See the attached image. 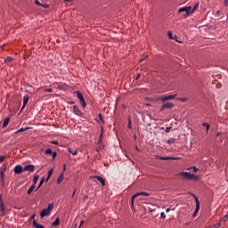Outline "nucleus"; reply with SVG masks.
<instances>
[{"label":"nucleus","mask_w":228,"mask_h":228,"mask_svg":"<svg viewBox=\"0 0 228 228\" xmlns=\"http://www.w3.org/2000/svg\"><path fill=\"white\" fill-rule=\"evenodd\" d=\"M178 176L183 177V180H189V181H198L199 180L198 175H196L194 174H191L189 172H180V173H178Z\"/></svg>","instance_id":"obj_1"},{"label":"nucleus","mask_w":228,"mask_h":228,"mask_svg":"<svg viewBox=\"0 0 228 228\" xmlns=\"http://www.w3.org/2000/svg\"><path fill=\"white\" fill-rule=\"evenodd\" d=\"M53 208V203L48 204L47 208H44L41 211V213H40L41 218H44V217L49 216V214H50V212L52 211Z\"/></svg>","instance_id":"obj_2"},{"label":"nucleus","mask_w":228,"mask_h":228,"mask_svg":"<svg viewBox=\"0 0 228 228\" xmlns=\"http://www.w3.org/2000/svg\"><path fill=\"white\" fill-rule=\"evenodd\" d=\"M183 12H185L183 14L184 18L189 17L191 14H192L191 6L180 8L179 11H178V13H183Z\"/></svg>","instance_id":"obj_3"},{"label":"nucleus","mask_w":228,"mask_h":228,"mask_svg":"<svg viewBox=\"0 0 228 228\" xmlns=\"http://www.w3.org/2000/svg\"><path fill=\"white\" fill-rule=\"evenodd\" d=\"M139 196L149 197V196H150V193L145 192V191H141V192L135 193V194L132 197V200H131L132 208H134V199L137 198V197H139Z\"/></svg>","instance_id":"obj_4"},{"label":"nucleus","mask_w":228,"mask_h":228,"mask_svg":"<svg viewBox=\"0 0 228 228\" xmlns=\"http://www.w3.org/2000/svg\"><path fill=\"white\" fill-rule=\"evenodd\" d=\"M177 96V94H171V95H167V96H164L160 98V101L162 102H169V101H173L175 99V97Z\"/></svg>","instance_id":"obj_5"},{"label":"nucleus","mask_w":228,"mask_h":228,"mask_svg":"<svg viewBox=\"0 0 228 228\" xmlns=\"http://www.w3.org/2000/svg\"><path fill=\"white\" fill-rule=\"evenodd\" d=\"M191 195L196 200V209H195V214H198L200 209V202L199 200V198L194 194L191 193Z\"/></svg>","instance_id":"obj_6"},{"label":"nucleus","mask_w":228,"mask_h":228,"mask_svg":"<svg viewBox=\"0 0 228 228\" xmlns=\"http://www.w3.org/2000/svg\"><path fill=\"white\" fill-rule=\"evenodd\" d=\"M34 170H35V165H33V164H28V165H27V166H25L24 167H23V172H28L29 174L30 173H33L34 172Z\"/></svg>","instance_id":"obj_7"},{"label":"nucleus","mask_w":228,"mask_h":228,"mask_svg":"<svg viewBox=\"0 0 228 228\" xmlns=\"http://www.w3.org/2000/svg\"><path fill=\"white\" fill-rule=\"evenodd\" d=\"M156 159H159V160H177L179 159V158H175V157H162L159 155L156 156Z\"/></svg>","instance_id":"obj_8"},{"label":"nucleus","mask_w":228,"mask_h":228,"mask_svg":"<svg viewBox=\"0 0 228 228\" xmlns=\"http://www.w3.org/2000/svg\"><path fill=\"white\" fill-rule=\"evenodd\" d=\"M23 172H24V169L21 165H16L14 167V174L15 175H20Z\"/></svg>","instance_id":"obj_9"},{"label":"nucleus","mask_w":228,"mask_h":228,"mask_svg":"<svg viewBox=\"0 0 228 228\" xmlns=\"http://www.w3.org/2000/svg\"><path fill=\"white\" fill-rule=\"evenodd\" d=\"M90 178L91 179L92 178L97 179L102 183V187H104L106 185L105 179L102 176H101V175H94V176H91Z\"/></svg>","instance_id":"obj_10"},{"label":"nucleus","mask_w":228,"mask_h":228,"mask_svg":"<svg viewBox=\"0 0 228 228\" xmlns=\"http://www.w3.org/2000/svg\"><path fill=\"white\" fill-rule=\"evenodd\" d=\"M73 110H74V113L78 116V117H81L83 115V113L79 110L77 105H74L73 106Z\"/></svg>","instance_id":"obj_11"},{"label":"nucleus","mask_w":228,"mask_h":228,"mask_svg":"<svg viewBox=\"0 0 228 228\" xmlns=\"http://www.w3.org/2000/svg\"><path fill=\"white\" fill-rule=\"evenodd\" d=\"M29 101V97L25 95L23 98V106L21 107L20 112L24 110Z\"/></svg>","instance_id":"obj_12"},{"label":"nucleus","mask_w":228,"mask_h":228,"mask_svg":"<svg viewBox=\"0 0 228 228\" xmlns=\"http://www.w3.org/2000/svg\"><path fill=\"white\" fill-rule=\"evenodd\" d=\"M0 210L2 211V213L5 212V208L3 201V196H0Z\"/></svg>","instance_id":"obj_13"},{"label":"nucleus","mask_w":228,"mask_h":228,"mask_svg":"<svg viewBox=\"0 0 228 228\" xmlns=\"http://www.w3.org/2000/svg\"><path fill=\"white\" fill-rule=\"evenodd\" d=\"M174 106H175V105H174V103H172V102H166V103L163 104V108L168 109V110L173 109Z\"/></svg>","instance_id":"obj_14"},{"label":"nucleus","mask_w":228,"mask_h":228,"mask_svg":"<svg viewBox=\"0 0 228 228\" xmlns=\"http://www.w3.org/2000/svg\"><path fill=\"white\" fill-rule=\"evenodd\" d=\"M63 178H64V173L62 172L57 178V183L60 184L63 181Z\"/></svg>","instance_id":"obj_15"},{"label":"nucleus","mask_w":228,"mask_h":228,"mask_svg":"<svg viewBox=\"0 0 228 228\" xmlns=\"http://www.w3.org/2000/svg\"><path fill=\"white\" fill-rule=\"evenodd\" d=\"M33 226H34L35 228H45V226H43V224H38V223L37 222V220H34V221H33Z\"/></svg>","instance_id":"obj_16"},{"label":"nucleus","mask_w":228,"mask_h":228,"mask_svg":"<svg viewBox=\"0 0 228 228\" xmlns=\"http://www.w3.org/2000/svg\"><path fill=\"white\" fill-rule=\"evenodd\" d=\"M69 153L72 154L73 156H77V150H72L71 148L68 149Z\"/></svg>","instance_id":"obj_17"},{"label":"nucleus","mask_w":228,"mask_h":228,"mask_svg":"<svg viewBox=\"0 0 228 228\" xmlns=\"http://www.w3.org/2000/svg\"><path fill=\"white\" fill-rule=\"evenodd\" d=\"M38 179H39V175H35L34 177H33V183H32V185L36 186Z\"/></svg>","instance_id":"obj_18"},{"label":"nucleus","mask_w":228,"mask_h":228,"mask_svg":"<svg viewBox=\"0 0 228 228\" xmlns=\"http://www.w3.org/2000/svg\"><path fill=\"white\" fill-rule=\"evenodd\" d=\"M76 94H77V97L79 99V101L84 99V95L82 94V93L80 91H77Z\"/></svg>","instance_id":"obj_19"},{"label":"nucleus","mask_w":228,"mask_h":228,"mask_svg":"<svg viewBox=\"0 0 228 228\" xmlns=\"http://www.w3.org/2000/svg\"><path fill=\"white\" fill-rule=\"evenodd\" d=\"M9 122H10V118H4V124H3V128H5L8 126Z\"/></svg>","instance_id":"obj_20"},{"label":"nucleus","mask_w":228,"mask_h":228,"mask_svg":"<svg viewBox=\"0 0 228 228\" xmlns=\"http://www.w3.org/2000/svg\"><path fill=\"white\" fill-rule=\"evenodd\" d=\"M36 186L34 184H32L29 189L27 191L28 195H30L32 193V191L35 190Z\"/></svg>","instance_id":"obj_21"},{"label":"nucleus","mask_w":228,"mask_h":228,"mask_svg":"<svg viewBox=\"0 0 228 228\" xmlns=\"http://www.w3.org/2000/svg\"><path fill=\"white\" fill-rule=\"evenodd\" d=\"M5 170H6V166H5V164H3V166L0 168V174L4 175Z\"/></svg>","instance_id":"obj_22"},{"label":"nucleus","mask_w":228,"mask_h":228,"mask_svg":"<svg viewBox=\"0 0 228 228\" xmlns=\"http://www.w3.org/2000/svg\"><path fill=\"white\" fill-rule=\"evenodd\" d=\"M60 224V218L57 217L56 220L54 222H53L52 225L56 227Z\"/></svg>","instance_id":"obj_23"},{"label":"nucleus","mask_w":228,"mask_h":228,"mask_svg":"<svg viewBox=\"0 0 228 228\" xmlns=\"http://www.w3.org/2000/svg\"><path fill=\"white\" fill-rule=\"evenodd\" d=\"M203 126L206 127L207 133H208V130L210 129V125L207 122H204Z\"/></svg>","instance_id":"obj_24"},{"label":"nucleus","mask_w":228,"mask_h":228,"mask_svg":"<svg viewBox=\"0 0 228 228\" xmlns=\"http://www.w3.org/2000/svg\"><path fill=\"white\" fill-rule=\"evenodd\" d=\"M45 183V177H42L39 185L37 186V188L36 189V191H38V189L43 185V183Z\"/></svg>","instance_id":"obj_25"},{"label":"nucleus","mask_w":228,"mask_h":228,"mask_svg":"<svg viewBox=\"0 0 228 228\" xmlns=\"http://www.w3.org/2000/svg\"><path fill=\"white\" fill-rule=\"evenodd\" d=\"M80 103H81V106L83 107V109H85L86 107V102L85 101V98L80 100Z\"/></svg>","instance_id":"obj_26"},{"label":"nucleus","mask_w":228,"mask_h":228,"mask_svg":"<svg viewBox=\"0 0 228 228\" xmlns=\"http://www.w3.org/2000/svg\"><path fill=\"white\" fill-rule=\"evenodd\" d=\"M80 103H81V106L83 107V109H85L86 107V102L85 101V98L80 100Z\"/></svg>","instance_id":"obj_27"},{"label":"nucleus","mask_w":228,"mask_h":228,"mask_svg":"<svg viewBox=\"0 0 228 228\" xmlns=\"http://www.w3.org/2000/svg\"><path fill=\"white\" fill-rule=\"evenodd\" d=\"M45 154L46 155H52L53 154V151H52V149H47V150H45Z\"/></svg>","instance_id":"obj_28"},{"label":"nucleus","mask_w":228,"mask_h":228,"mask_svg":"<svg viewBox=\"0 0 228 228\" xmlns=\"http://www.w3.org/2000/svg\"><path fill=\"white\" fill-rule=\"evenodd\" d=\"M28 127H21V128H20L18 131H17V133H22V132H24V131H26V130H28Z\"/></svg>","instance_id":"obj_29"},{"label":"nucleus","mask_w":228,"mask_h":228,"mask_svg":"<svg viewBox=\"0 0 228 228\" xmlns=\"http://www.w3.org/2000/svg\"><path fill=\"white\" fill-rule=\"evenodd\" d=\"M13 61L12 57L9 56L5 59V62H12Z\"/></svg>","instance_id":"obj_30"},{"label":"nucleus","mask_w":228,"mask_h":228,"mask_svg":"<svg viewBox=\"0 0 228 228\" xmlns=\"http://www.w3.org/2000/svg\"><path fill=\"white\" fill-rule=\"evenodd\" d=\"M199 7V4H197L193 9H191V12L193 13Z\"/></svg>","instance_id":"obj_31"},{"label":"nucleus","mask_w":228,"mask_h":228,"mask_svg":"<svg viewBox=\"0 0 228 228\" xmlns=\"http://www.w3.org/2000/svg\"><path fill=\"white\" fill-rule=\"evenodd\" d=\"M168 37H169V39L174 40L172 31H168Z\"/></svg>","instance_id":"obj_32"},{"label":"nucleus","mask_w":228,"mask_h":228,"mask_svg":"<svg viewBox=\"0 0 228 228\" xmlns=\"http://www.w3.org/2000/svg\"><path fill=\"white\" fill-rule=\"evenodd\" d=\"M53 174V168H51V169L48 171V175H49V177H51Z\"/></svg>","instance_id":"obj_33"},{"label":"nucleus","mask_w":228,"mask_h":228,"mask_svg":"<svg viewBox=\"0 0 228 228\" xmlns=\"http://www.w3.org/2000/svg\"><path fill=\"white\" fill-rule=\"evenodd\" d=\"M127 127H128L129 129H132V122H131V118H129Z\"/></svg>","instance_id":"obj_34"},{"label":"nucleus","mask_w":228,"mask_h":228,"mask_svg":"<svg viewBox=\"0 0 228 228\" xmlns=\"http://www.w3.org/2000/svg\"><path fill=\"white\" fill-rule=\"evenodd\" d=\"M179 101L183 102H187V98L183 97V98H179Z\"/></svg>","instance_id":"obj_35"},{"label":"nucleus","mask_w":228,"mask_h":228,"mask_svg":"<svg viewBox=\"0 0 228 228\" xmlns=\"http://www.w3.org/2000/svg\"><path fill=\"white\" fill-rule=\"evenodd\" d=\"M98 117H99V119H100L102 122H103L102 114V113H100V114L98 115Z\"/></svg>","instance_id":"obj_36"},{"label":"nucleus","mask_w":228,"mask_h":228,"mask_svg":"<svg viewBox=\"0 0 228 228\" xmlns=\"http://www.w3.org/2000/svg\"><path fill=\"white\" fill-rule=\"evenodd\" d=\"M53 154V159H55L56 156H57V152L56 151H53L52 152Z\"/></svg>","instance_id":"obj_37"},{"label":"nucleus","mask_w":228,"mask_h":228,"mask_svg":"<svg viewBox=\"0 0 228 228\" xmlns=\"http://www.w3.org/2000/svg\"><path fill=\"white\" fill-rule=\"evenodd\" d=\"M4 159H5V157H4V156H1V155H0V163H3V162H4Z\"/></svg>","instance_id":"obj_38"},{"label":"nucleus","mask_w":228,"mask_h":228,"mask_svg":"<svg viewBox=\"0 0 228 228\" xmlns=\"http://www.w3.org/2000/svg\"><path fill=\"white\" fill-rule=\"evenodd\" d=\"M191 169L193 170L194 173H197L199 171L198 167H192Z\"/></svg>","instance_id":"obj_39"},{"label":"nucleus","mask_w":228,"mask_h":228,"mask_svg":"<svg viewBox=\"0 0 228 228\" xmlns=\"http://www.w3.org/2000/svg\"><path fill=\"white\" fill-rule=\"evenodd\" d=\"M51 143L53 144V145H58L59 144L58 141H51Z\"/></svg>","instance_id":"obj_40"},{"label":"nucleus","mask_w":228,"mask_h":228,"mask_svg":"<svg viewBox=\"0 0 228 228\" xmlns=\"http://www.w3.org/2000/svg\"><path fill=\"white\" fill-rule=\"evenodd\" d=\"M35 3H36L37 5L42 6V4L38 0H36Z\"/></svg>","instance_id":"obj_41"},{"label":"nucleus","mask_w":228,"mask_h":228,"mask_svg":"<svg viewBox=\"0 0 228 228\" xmlns=\"http://www.w3.org/2000/svg\"><path fill=\"white\" fill-rule=\"evenodd\" d=\"M161 218H162V219H166V214H165V212H161Z\"/></svg>","instance_id":"obj_42"},{"label":"nucleus","mask_w":228,"mask_h":228,"mask_svg":"<svg viewBox=\"0 0 228 228\" xmlns=\"http://www.w3.org/2000/svg\"><path fill=\"white\" fill-rule=\"evenodd\" d=\"M45 92L46 93H53V89L52 88H47V89H45Z\"/></svg>","instance_id":"obj_43"},{"label":"nucleus","mask_w":228,"mask_h":228,"mask_svg":"<svg viewBox=\"0 0 228 228\" xmlns=\"http://www.w3.org/2000/svg\"><path fill=\"white\" fill-rule=\"evenodd\" d=\"M43 8H45V9H47L49 6H48V4H42L41 5Z\"/></svg>","instance_id":"obj_44"},{"label":"nucleus","mask_w":228,"mask_h":228,"mask_svg":"<svg viewBox=\"0 0 228 228\" xmlns=\"http://www.w3.org/2000/svg\"><path fill=\"white\" fill-rule=\"evenodd\" d=\"M228 220V214L224 216V222H226Z\"/></svg>","instance_id":"obj_45"},{"label":"nucleus","mask_w":228,"mask_h":228,"mask_svg":"<svg viewBox=\"0 0 228 228\" xmlns=\"http://www.w3.org/2000/svg\"><path fill=\"white\" fill-rule=\"evenodd\" d=\"M170 130H171V127H170V126H167V127L166 128V133H169Z\"/></svg>","instance_id":"obj_46"},{"label":"nucleus","mask_w":228,"mask_h":228,"mask_svg":"<svg viewBox=\"0 0 228 228\" xmlns=\"http://www.w3.org/2000/svg\"><path fill=\"white\" fill-rule=\"evenodd\" d=\"M224 4L226 7H228V0H224Z\"/></svg>","instance_id":"obj_47"},{"label":"nucleus","mask_w":228,"mask_h":228,"mask_svg":"<svg viewBox=\"0 0 228 228\" xmlns=\"http://www.w3.org/2000/svg\"><path fill=\"white\" fill-rule=\"evenodd\" d=\"M69 104L74 105V104H75V102H74V101L69 102Z\"/></svg>","instance_id":"obj_48"},{"label":"nucleus","mask_w":228,"mask_h":228,"mask_svg":"<svg viewBox=\"0 0 228 228\" xmlns=\"http://www.w3.org/2000/svg\"><path fill=\"white\" fill-rule=\"evenodd\" d=\"M24 187H21L20 191H18V194L20 195V191H23Z\"/></svg>","instance_id":"obj_49"},{"label":"nucleus","mask_w":228,"mask_h":228,"mask_svg":"<svg viewBox=\"0 0 228 228\" xmlns=\"http://www.w3.org/2000/svg\"><path fill=\"white\" fill-rule=\"evenodd\" d=\"M74 0H64L65 3L73 2Z\"/></svg>","instance_id":"obj_50"},{"label":"nucleus","mask_w":228,"mask_h":228,"mask_svg":"<svg viewBox=\"0 0 228 228\" xmlns=\"http://www.w3.org/2000/svg\"><path fill=\"white\" fill-rule=\"evenodd\" d=\"M66 171V164L63 165V172Z\"/></svg>","instance_id":"obj_51"},{"label":"nucleus","mask_w":228,"mask_h":228,"mask_svg":"<svg viewBox=\"0 0 228 228\" xmlns=\"http://www.w3.org/2000/svg\"><path fill=\"white\" fill-rule=\"evenodd\" d=\"M1 178H2V181H4V174H1Z\"/></svg>","instance_id":"obj_52"},{"label":"nucleus","mask_w":228,"mask_h":228,"mask_svg":"<svg viewBox=\"0 0 228 228\" xmlns=\"http://www.w3.org/2000/svg\"><path fill=\"white\" fill-rule=\"evenodd\" d=\"M51 176L47 175L45 182L47 183Z\"/></svg>","instance_id":"obj_53"},{"label":"nucleus","mask_w":228,"mask_h":228,"mask_svg":"<svg viewBox=\"0 0 228 228\" xmlns=\"http://www.w3.org/2000/svg\"><path fill=\"white\" fill-rule=\"evenodd\" d=\"M165 109H166V108H163V105H162V107H161V109H160V111H164Z\"/></svg>","instance_id":"obj_54"},{"label":"nucleus","mask_w":228,"mask_h":228,"mask_svg":"<svg viewBox=\"0 0 228 228\" xmlns=\"http://www.w3.org/2000/svg\"><path fill=\"white\" fill-rule=\"evenodd\" d=\"M35 216H36V215L34 214V215L30 217V219H34Z\"/></svg>","instance_id":"obj_55"},{"label":"nucleus","mask_w":228,"mask_h":228,"mask_svg":"<svg viewBox=\"0 0 228 228\" xmlns=\"http://www.w3.org/2000/svg\"><path fill=\"white\" fill-rule=\"evenodd\" d=\"M83 224H84V221H81V222H80V226H79V227H81V226L83 225Z\"/></svg>","instance_id":"obj_56"},{"label":"nucleus","mask_w":228,"mask_h":228,"mask_svg":"<svg viewBox=\"0 0 228 228\" xmlns=\"http://www.w3.org/2000/svg\"><path fill=\"white\" fill-rule=\"evenodd\" d=\"M221 226V222L217 224V228H219Z\"/></svg>","instance_id":"obj_57"},{"label":"nucleus","mask_w":228,"mask_h":228,"mask_svg":"<svg viewBox=\"0 0 228 228\" xmlns=\"http://www.w3.org/2000/svg\"><path fill=\"white\" fill-rule=\"evenodd\" d=\"M140 77H141V75H138L137 77H136V80H138Z\"/></svg>","instance_id":"obj_58"},{"label":"nucleus","mask_w":228,"mask_h":228,"mask_svg":"<svg viewBox=\"0 0 228 228\" xmlns=\"http://www.w3.org/2000/svg\"><path fill=\"white\" fill-rule=\"evenodd\" d=\"M75 193H76V190H75L74 192L72 193V197H74Z\"/></svg>","instance_id":"obj_59"},{"label":"nucleus","mask_w":228,"mask_h":228,"mask_svg":"<svg viewBox=\"0 0 228 228\" xmlns=\"http://www.w3.org/2000/svg\"><path fill=\"white\" fill-rule=\"evenodd\" d=\"M170 211V208H167V213H168Z\"/></svg>","instance_id":"obj_60"},{"label":"nucleus","mask_w":228,"mask_h":228,"mask_svg":"<svg viewBox=\"0 0 228 228\" xmlns=\"http://www.w3.org/2000/svg\"><path fill=\"white\" fill-rule=\"evenodd\" d=\"M196 215H197V213H196V212H194V214H193V217H195V216H196Z\"/></svg>","instance_id":"obj_61"},{"label":"nucleus","mask_w":228,"mask_h":228,"mask_svg":"<svg viewBox=\"0 0 228 228\" xmlns=\"http://www.w3.org/2000/svg\"><path fill=\"white\" fill-rule=\"evenodd\" d=\"M136 151H139V149H138V147H136Z\"/></svg>","instance_id":"obj_62"},{"label":"nucleus","mask_w":228,"mask_h":228,"mask_svg":"<svg viewBox=\"0 0 228 228\" xmlns=\"http://www.w3.org/2000/svg\"><path fill=\"white\" fill-rule=\"evenodd\" d=\"M208 228H212V226H208Z\"/></svg>","instance_id":"obj_63"}]
</instances>
